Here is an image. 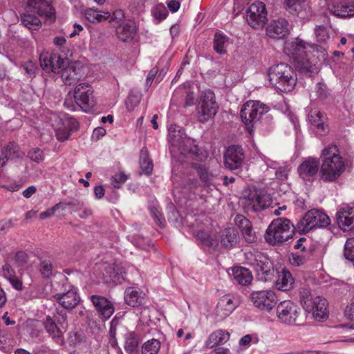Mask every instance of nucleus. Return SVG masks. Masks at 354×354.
Masks as SVG:
<instances>
[{
  "label": "nucleus",
  "instance_id": "2f4dec72",
  "mask_svg": "<svg viewBox=\"0 0 354 354\" xmlns=\"http://www.w3.org/2000/svg\"><path fill=\"white\" fill-rule=\"evenodd\" d=\"M232 271L234 280L241 286L249 285L253 279L251 271L244 267L236 266Z\"/></svg>",
  "mask_w": 354,
  "mask_h": 354
},
{
  "label": "nucleus",
  "instance_id": "7ed1b4c3",
  "mask_svg": "<svg viewBox=\"0 0 354 354\" xmlns=\"http://www.w3.org/2000/svg\"><path fill=\"white\" fill-rule=\"evenodd\" d=\"M320 179L324 182H334L345 169V162L339 154L336 145L325 147L321 154Z\"/></svg>",
  "mask_w": 354,
  "mask_h": 354
},
{
  "label": "nucleus",
  "instance_id": "a878e982",
  "mask_svg": "<svg viewBox=\"0 0 354 354\" xmlns=\"http://www.w3.org/2000/svg\"><path fill=\"white\" fill-rule=\"evenodd\" d=\"M312 309L305 310L307 312L312 313L313 317L317 321H322L328 317V302L327 300L320 296L315 297L312 302Z\"/></svg>",
  "mask_w": 354,
  "mask_h": 354
},
{
  "label": "nucleus",
  "instance_id": "0e129e2a",
  "mask_svg": "<svg viewBox=\"0 0 354 354\" xmlns=\"http://www.w3.org/2000/svg\"><path fill=\"white\" fill-rule=\"evenodd\" d=\"M317 95L320 99H325L328 95V89L326 85L324 83L319 82L317 84L315 87Z\"/></svg>",
  "mask_w": 354,
  "mask_h": 354
},
{
  "label": "nucleus",
  "instance_id": "4468645a",
  "mask_svg": "<svg viewBox=\"0 0 354 354\" xmlns=\"http://www.w3.org/2000/svg\"><path fill=\"white\" fill-rule=\"evenodd\" d=\"M93 91L88 83H80L75 88L76 104L85 112L90 111L95 105Z\"/></svg>",
  "mask_w": 354,
  "mask_h": 354
},
{
  "label": "nucleus",
  "instance_id": "8fccbe9b",
  "mask_svg": "<svg viewBox=\"0 0 354 354\" xmlns=\"http://www.w3.org/2000/svg\"><path fill=\"white\" fill-rule=\"evenodd\" d=\"M344 255L346 259L354 262V237L346 240L344 244Z\"/></svg>",
  "mask_w": 354,
  "mask_h": 354
},
{
  "label": "nucleus",
  "instance_id": "20e7f679",
  "mask_svg": "<svg viewBox=\"0 0 354 354\" xmlns=\"http://www.w3.org/2000/svg\"><path fill=\"white\" fill-rule=\"evenodd\" d=\"M270 84L281 92L292 91L297 84L295 72L287 64L280 63L271 66L268 71Z\"/></svg>",
  "mask_w": 354,
  "mask_h": 354
},
{
  "label": "nucleus",
  "instance_id": "f257e3e1",
  "mask_svg": "<svg viewBox=\"0 0 354 354\" xmlns=\"http://www.w3.org/2000/svg\"><path fill=\"white\" fill-rule=\"evenodd\" d=\"M167 140L170 145L169 150L172 156L179 153L180 157L189 158L195 160H202V153L195 140L188 138L185 130L177 124H171L168 128Z\"/></svg>",
  "mask_w": 354,
  "mask_h": 354
},
{
  "label": "nucleus",
  "instance_id": "c756f323",
  "mask_svg": "<svg viewBox=\"0 0 354 354\" xmlns=\"http://www.w3.org/2000/svg\"><path fill=\"white\" fill-rule=\"evenodd\" d=\"M124 348L129 354H138V347L141 342L140 334L136 331H128L124 335Z\"/></svg>",
  "mask_w": 354,
  "mask_h": 354
},
{
  "label": "nucleus",
  "instance_id": "6e6552de",
  "mask_svg": "<svg viewBox=\"0 0 354 354\" xmlns=\"http://www.w3.org/2000/svg\"><path fill=\"white\" fill-rule=\"evenodd\" d=\"M330 223L329 217L322 211L313 209L307 212L297 223L299 232L307 233L315 228H324Z\"/></svg>",
  "mask_w": 354,
  "mask_h": 354
},
{
  "label": "nucleus",
  "instance_id": "ddd939ff",
  "mask_svg": "<svg viewBox=\"0 0 354 354\" xmlns=\"http://www.w3.org/2000/svg\"><path fill=\"white\" fill-rule=\"evenodd\" d=\"M246 20L253 28L263 27L267 21L266 5L261 1H255L246 10Z\"/></svg>",
  "mask_w": 354,
  "mask_h": 354
},
{
  "label": "nucleus",
  "instance_id": "58836bf2",
  "mask_svg": "<svg viewBox=\"0 0 354 354\" xmlns=\"http://www.w3.org/2000/svg\"><path fill=\"white\" fill-rule=\"evenodd\" d=\"M21 24L28 29L37 30L41 26V22L38 17L32 13L21 15Z\"/></svg>",
  "mask_w": 354,
  "mask_h": 354
},
{
  "label": "nucleus",
  "instance_id": "4be33fe9",
  "mask_svg": "<svg viewBox=\"0 0 354 354\" xmlns=\"http://www.w3.org/2000/svg\"><path fill=\"white\" fill-rule=\"evenodd\" d=\"M339 227L344 231L354 228V207L348 205L341 207L336 214Z\"/></svg>",
  "mask_w": 354,
  "mask_h": 354
},
{
  "label": "nucleus",
  "instance_id": "6ab92c4d",
  "mask_svg": "<svg viewBox=\"0 0 354 354\" xmlns=\"http://www.w3.org/2000/svg\"><path fill=\"white\" fill-rule=\"evenodd\" d=\"M290 34V24L286 19L281 18L272 21L266 28V35L277 39L286 38Z\"/></svg>",
  "mask_w": 354,
  "mask_h": 354
},
{
  "label": "nucleus",
  "instance_id": "1a4fd4ad",
  "mask_svg": "<svg viewBox=\"0 0 354 354\" xmlns=\"http://www.w3.org/2000/svg\"><path fill=\"white\" fill-rule=\"evenodd\" d=\"M218 107L214 93L210 89L203 91L196 107L198 122L205 123L213 118L217 113Z\"/></svg>",
  "mask_w": 354,
  "mask_h": 354
},
{
  "label": "nucleus",
  "instance_id": "a19ab883",
  "mask_svg": "<svg viewBox=\"0 0 354 354\" xmlns=\"http://www.w3.org/2000/svg\"><path fill=\"white\" fill-rule=\"evenodd\" d=\"M299 300L304 310L312 309V302L314 300L315 297L311 294V292L308 288H301L299 289Z\"/></svg>",
  "mask_w": 354,
  "mask_h": 354
},
{
  "label": "nucleus",
  "instance_id": "0eeeda50",
  "mask_svg": "<svg viewBox=\"0 0 354 354\" xmlns=\"http://www.w3.org/2000/svg\"><path fill=\"white\" fill-rule=\"evenodd\" d=\"M57 313L59 317L50 315L45 317L42 320V326L54 342L63 345L64 344V332L62 330V328L67 326V315L63 310H57Z\"/></svg>",
  "mask_w": 354,
  "mask_h": 354
},
{
  "label": "nucleus",
  "instance_id": "f704fd0d",
  "mask_svg": "<svg viewBox=\"0 0 354 354\" xmlns=\"http://www.w3.org/2000/svg\"><path fill=\"white\" fill-rule=\"evenodd\" d=\"M192 167L196 170L203 187H209L213 184L215 176L204 165L194 163Z\"/></svg>",
  "mask_w": 354,
  "mask_h": 354
},
{
  "label": "nucleus",
  "instance_id": "bb28decb",
  "mask_svg": "<svg viewBox=\"0 0 354 354\" xmlns=\"http://www.w3.org/2000/svg\"><path fill=\"white\" fill-rule=\"evenodd\" d=\"M124 301L130 306H141L146 303V294L140 289L128 287L124 292Z\"/></svg>",
  "mask_w": 354,
  "mask_h": 354
},
{
  "label": "nucleus",
  "instance_id": "e433bc0d",
  "mask_svg": "<svg viewBox=\"0 0 354 354\" xmlns=\"http://www.w3.org/2000/svg\"><path fill=\"white\" fill-rule=\"evenodd\" d=\"M333 13L340 18L354 17V0L333 6Z\"/></svg>",
  "mask_w": 354,
  "mask_h": 354
},
{
  "label": "nucleus",
  "instance_id": "9d476101",
  "mask_svg": "<svg viewBox=\"0 0 354 354\" xmlns=\"http://www.w3.org/2000/svg\"><path fill=\"white\" fill-rule=\"evenodd\" d=\"M268 110V106L259 101H248L242 106L240 117L247 129L251 132L254 124L258 122Z\"/></svg>",
  "mask_w": 354,
  "mask_h": 354
},
{
  "label": "nucleus",
  "instance_id": "c03bdc74",
  "mask_svg": "<svg viewBox=\"0 0 354 354\" xmlns=\"http://www.w3.org/2000/svg\"><path fill=\"white\" fill-rule=\"evenodd\" d=\"M19 146L14 142H9L3 149L1 156L3 159L8 160L9 159H14L19 156Z\"/></svg>",
  "mask_w": 354,
  "mask_h": 354
},
{
  "label": "nucleus",
  "instance_id": "a18cd8bd",
  "mask_svg": "<svg viewBox=\"0 0 354 354\" xmlns=\"http://www.w3.org/2000/svg\"><path fill=\"white\" fill-rule=\"evenodd\" d=\"M59 59V55L55 53L52 54H42L40 55V64L43 70L50 72V64L54 61H57Z\"/></svg>",
  "mask_w": 354,
  "mask_h": 354
},
{
  "label": "nucleus",
  "instance_id": "aec40b11",
  "mask_svg": "<svg viewBox=\"0 0 354 354\" xmlns=\"http://www.w3.org/2000/svg\"><path fill=\"white\" fill-rule=\"evenodd\" d=\"M54 299L62 307L69 310L74 309L81 301L77 289L73 286L66 292L55 294Z\"/></svg>",
  "mask_w": 354,
  "mask_h": 354
},
{
  "label": "nucleus",
  "instance_id": "79ce46f5",
  "mask_svg": "<svg viewBox=\"0 0 354 354\" xmlns=\"http://www.w3.org/2000/svg\"><path fill=\"white\" fill-rule=\"evenodd\" d=\"M197 237L201 241V244L204 246L214 250L216 249L218 246V240L215 237L204 231L198 232L197 234Z\"/></svg>",
  "mask_w": 354,
  "mask_h": 354
},
{
  "label": "nucleus",
  "instance_id": "4c0bfd02",
  "mask_svg": "<svg viewBox=\"0 0 354 354\" xmlns=\"http://www.w3.org/2000/svg\"><path fill=\"white\" fill-rule=\"evenodd\" d=\"M54 118L55 122H58V125L60 124L63 128L69 130L70 133L77 131L79 128V123L77 120L66 114L54 115Z\"/></svg>",
  "mask_w": 354,
  "mask_h": 354
},
{
  "label": "nucleus",
  "instance_id": "dca6fc26",
  "mask_svg": "<svg viewBox=\"0 0 354 354\" xmlns=\"http://www.w3.org/2000/svg\"><path fill=\"white\" fill-rule=\"evenodd\" d=\"M223 158L225 167L233 171L242 167L245 156L241 145H232L226 149Z\"/></svg>",
  "mask_w": 354,
  "mask_h": 354
},
{
  "label": "nucleus",
  "instance_id": "13d9d810",
  "mask_svg": "<svg viewBox=\"0 0 354 354\" xmlns=\"http://www.w3.org/2000/svg\"><path fill=\"white\" fill-rule=\"evenodd\" d=\"M152 15L153 17L159 21L166 19L168 15V12L166 8L162 5L160 4L156 6L152 10Z\"/></svg>",
  "mask_w": 354,
  "mask_h": 354
},
{
  "label": "nucleus",
  "instance_id": "69168bd1",
  "mask_svg": "<svg viewBox=\"0 0 354 354\" xmlns=\"http://www.w3.org/2000/svg\"><path fill=\"white\" fill-rule=\"evenodd\" d=\"M2 273L3 276L7 279H9L16 275L14 269L9 263H5L2 268Z\"/></svg>",
  "mask_w": 354,
  "mask_h": 354
},
{
  "label": "nucleus",
  "instance_id": "c85d7f7f",
  "mask_svg": "<svg viewBox=\"0 0 354 354\" xmlns=\"http://www.w3.org/2000/svg\"><path fill=\"white\" fill-rule=\"evenodd\" d=\"M239 304L238 298L230 295H225L219 299L216 309L218 312L223 313V315L226 317L236 309Z\"/></svg>",
  "mask_w": 354,
  "mask_h": 354
},
{
  "label": "nucleus",
  "instance_id": "c9c22d12",
  "mask_svg": "<svg viewBox=\"0 0 354 354\" xmlns=\"http://www.w3.org/2000/svg\"><path fill=\"white\" fill-rule=\"evenodd\" d=\"M230 333L223 330H217L211 333L206 341L207 348H212L221 344H223L229 340Z\"/></svg>",
  "mask_w": 354,
  "mask_h": 354
},
{
  "label": "nucleus",
  "instance_id": "e2e57ef3",
  "mask_svg": "<svg viewBox=\"0 0 354 354\" xmlns=\"http://www.w3.org/2000/svg\"><path fill=\"white\" fill-rule=\"evenodd\" d=\"M127 179L128 176L124 172H120L112 177V184L115 188H120Z\"/></svg>",
  "mask_w": 354,
  "mask_h": 354
},
{
  "label": "nucleus",
  "instance_id": "f03ea898",
  "mask_svg": "<svg viewBox=\"0 0 354 354\" xmlns=\"http://www.w3.org/2000/svg\"><path fill=\"white\" fill-rule=\"evenodd\" d=\"M286 53L292 60L296 71L306 77H313L318 73L319 67L312 59L306 51V43L304 40L297 38L288 44Z\"/></svg>",
  "mask_w": 354,
  "mask_h": 354
},
{
  "label": "nucleus",
  "instance_id": "3c124183",
  "mask_svg": "<svg viewBox=\"0 0 354 354\" xmlns=\"http://www.w3.org/2000/svg\"><path fill=\"white\" fill-rule=\"evenodd\" d=\"M315 33L318 42H326L329 38L328 28L325 26H317Z\"/></svg>",
  "mask_w": 354,
  "mask_h": 354
},
{
  "label": "nucleus",
  "instance_id": "5fc2aeb1",
  "mask_svg": "<svg viewBox=\"0 0 354 354\" xmlns=\"http://www.w3.org/2000/svg\"><path fill=\"white\" fill-rule=\"evenodd\" d=\"M28 157L32 161L37 163H40L44 160V153L42 149L38 147H35L28 151Z\"/></svg>",
  "mask_w": 354,
  "mask_h": 354
},
{
  "label": "nucleus",
  "instance_id": "338daca9",
  "mask_svg": "<svg viewBox=\"0 0 354 354\" xmlns=\"http://www.w3.org/2000/svg\"><path fill=\"white\" fill-rule=\"evenodd\" d=\"M28 256L24 251H19L15 254V261L19 266H23L28 261Z\"/></svg>",
  "mask_w": 354,
  "mask_h": 354
},
{
  "label": "nucleus",
  "instance_id": "a211bd4d",
  "mask_svg": "<svg viewBox=\"0 0 354 354\" xmlns=\"http://www.w3.org/2000/svg\"><path fill=\"white\" fill-rule=\"evenodd\" d=\"M307 120L316 134L325 136L328 133L327 116L318 109H313L309 111Z\"/></svg>",
  "mask_w": 354,
  "mask_h": 354
},
{
  "label": "nucleus",
  "instance_id": "774afa93",
  "mask_svg": "<svg viewBox=\"0 0 354 354\" xmlns=\"http://www.w3.org/2000/svg\"><path fill=\"white\" fill-rule=\"evenodd\" d=\"M12 286L17 290H21L23 288L22 281L15 275L8 279Z\"/></svg>",
  "mask_w": 354,
  "mask_h": 354
},
{
  "label": "nucleus",
  "instance_id": "052dcab7",
  "mask_svg": "<svg viewBox=\"0 0 354 354\" xmlns=\"http://www.w3.org/2000/svg\"><path fill=\"white\" fill-rule=\"evenodd\" d=\"M234 221L235 225L240 229L241 231L252 225L251 221L245 216L241 214H237L235 216Z\"/></svg>",
  "mask_w": 354,
  "mask_h": 354
},
{
  "label": "nucleus",
  "instance_id": "37998d69",
  "mask_svg": "<svg viewBox=\"0 0 354 354\" xmlns=\"http://www.w3.org/2000/svg\"><path fill=\"white\" fill-rule=\"evenodd\" d=\"M160 348V342L155 338L145 342L142 346V354H158Z\"/></svg>",
  "mask_w": 354,
  "mask_h": 354
},
{
  "label": "nucleus",
  "instance_id": "680f3d73",
  "mask_svg": "<svg viewBox=\"0 0 354 354\" xmlns=\"http://www.w3.org/2000/svg\"><path fill=\"white\" fill-rule=\"evenodd\" d=\"M21 68L27 77L32 78L35 76L37 66L32 61H28L22 65Z\"/></svg>",
  "mask_w": 354,
  "mask_h": 354
},
{
  "label": "nucleus",
  "instance_id": "412c9836",
  "mask_svg": "<svg viewBox=\"0 0 354 354\" xmlns=\"http://www.w3.org/2000/svg\"><path fill=\"white\" fill-rule=\"evenodd\" d=\"M91 301L102 319L106 320L113 314L114 306L106 297L93 295L91 296Z\"/></svg>",
  "mask_w": 354,
  "mask_h": 354
},
{
  "label": "nucleus",
  "instance_id": "ea45409f",
  "mask_svg": "<svg viewBox=\"0 0 354 354\" xmlns=\"http://www.w3.org/2000/svg\"><path fill=\"white\" fill-rule=\"evenodd\" d=\"M140 168L147 176H150L152 174L153 165L152 160L149 157L147 149L145 153L143 149L141 150L140 156Z\"/></svg>",
  "mask_w": 354,
  "mask_h": 354
},
{
  "label": "nucleus",
  "instance_id": "2eb2a0df",
  "mask_svg": "<svg viewBox=\"0 0 354 354\" xmlns=\"http://www.w3.org/2000/svg\"><path fill=\"white\" fill-rule=\"evenodd\" d=\"M283 6L289 14L297 17L303 22L309 21L313 17L310 3L306 0H284Z\"/></svg>",
  "mask_w": 354,
  "mask_h": 354
},
{
  "label": "nucleus",
  "instance_id": "473e14b6",
  "mask_svg": "<svg viewBox=\"0 0 354 354\" xmlns=\"http://www.w3.org/2000/svg\"><path fill=\"white\" fill-rule=\"evenodd\" d=\"M294 279L292 274L286 269L278 272L276 286L281 291H288L293 288Z\"/></svg>",
  "mask_w": 354,
  "mask_h": 354
},
{
  "label": "nucleus",
  "instance_id": "9b49d317",
  "mask_svg": "<svg viewBox=\"0 0 354 354\" xmlns=\"http://www.w3.org/2000/svg\"><path fill=\"white\" fill-rule=\"evenodd\" d=\"M277 316L281 323L287 325L301 324V309L290 300H285L278 304Z\"/></svg>",
  "mask_w": 354,
  "mask_h": 354
},
{
  "label": "nucleus",
  "instance_id": "f3484780",
  "mask_svg": "<svg viewBox=\"0 0 354 354\" xmlns=\"http://www.w3.org/2000/svg\"><path fill=\"white\" fill-rule=\"evenodd\" d=\"M320 161L318 158L308 157L299 165L297 169L299 176L306 182H313L321 169Z\"/></svg>",
  "mask_w": 354,
  "mask_h": 354
},
{
  "label": "nucleus",
  "instance_id": "f8f14e48",
  "mask_svg": "<svg viewBox=\"0 0 354 354\" xmlns=\"http://www.w3.org/2000/svg\"><path fill=\"white\" fill-rule=\"evenodd\" d=\"M250 298L256 308L266 311L271 310L277 301L275 292L270 289L254 290L250 293Z\"/></svg>",
  "mask_w": 354,
  "mask_h": 354
},
{
  "label": "nucleus",
  "instance_id": "423d86ee",
  "mask_svg": "<svg viewBox=\"0 0 354 354\" xmlns=\"http://www.w3.org/2000/svg\"><path fill=\"white\" fill-rule=\"evenodd\" d=\"M245 259L256 270L259 280L267 282L274 279L275 270L273 263L264 253L249 251L245 253Z\"/></svg>",
  "mask_w": 354,
  "mask_h": 354
},
{
  "label": "nucleus",
  "instance_id": "4d7b16f0",
  "mask_svg": "<svg viewBox=\"0 0 354 354\" xmlns=\"http://www.w3.org/2000/svg\"><path fill=\"white\" fill-rule=\"evenodd\" d=\"M53 126L56 131V136L58 140L64 141L69 138L71 133L69 132V130L63 128L60 124L58 125V122L53 124Z\"/></svg>",
  "mask_w": 354,
  "mask_h": 354
},
{
  "label": "nucleus",
  "instance_id": "393cba45",
  "mask_svg": "<svg viewBox=\"0 0 354 354\" xmlns=\"http://www.w3.org/2000/svg\"><path fill=\"white\" fill-rule=\"evenodd\" d=\"M82 67L75 62H71L67 64L61 73V77L66 85H73L77 84L83 77L82 73Z\"/></svg>",
  "mask_w": 354,
  "mask_h": 354
},
{
  "label": "nucleus",
  "instance_id": "b1692460",
  "mask_svg": "<svg viewBox=\"0 0 354 354\" xmlns=\"http://www.w3.org/2000/svg\"><path fill=\"white\" fill-rule=\"evenodd\" d=\"M244 208L254 212H260L266 207L264 197L257 189L250 190L243 199Z\"/></svg>",
  "mask_w": 354,
  "mask_h": 354
},
{
  "label": "nucleus",
  "instance_id": "7c9ffc66",
  "mask_svg": "<svg viewBox=\"0 0 354 354\" xmlns=\"http://www.w3.org/2000/svg\"><path fill=\"white\" fill-rule=\"evenodd\" d=\"M136 33V29L133 22L119 24L116 28L118 37L123 42L131 41L135 37Z\"/></svg>",
  "mask_w": 354,
  "mask_h": 354
},
{
  "label": "nucleus",
  "instance_id": "39448f33",
  "mask_svg": "<svg viewBox=\"0 0 354 354\" xmlns=\"http://www.w3.org/2000/svg\"><path fill=\"white\" fill-rule=\"evenodd\" d=\"M295 230L297 225L295 226L290 220L277 218L268 225L264 238L270 245H279L292 238Z\"/></svg>",
  "mask_w": 354,
  "mask_h": 354
},
{
  "label": "nucleus",
  "instance_id": "5701e85b",
  "mask_svg": "<svg viewBox=\"0 0 354 354\" xmlns=\"http://www.w3.org/2000/svg\"><path fill=\"white\" fill-rule=\"evenodd\" d=\"M28 3L40 17L50 21L55 20V10L49 0H28Z\"/></svg>",
  "mask_w": 354,
  "mask_h": 354
},
{
  "label": "nucleus",
  "instance_id": "603ef678",
  "mask_svg": "<svg viewBox=\"0 0 354 354\" xmlns=\"http://www.w3.org/2000/svg\"><path fill=\"white\" fill-rule=\"evenodd\" d=\"M241 234L245 241L248 243H254L257 241V236L253 229L252 225L242 230Z\"/></svg>",
  "mask_w": 354,
  "mask_h": 354
},
{
  "label": "nucleus",
  "instance_id": "49530a36",
  "mask_svg": "<svg viewBox=\"0 0 354 354\" xmlns=\"http://www.w3.org/2000/svg\"><path fill=\"white\" fill-rule=\"evenodd\" d=\"M39 271L44 278H50L53 275V263L50 259H40Z\"/></svg>",
  "mask_w": 354,
  "mask_h": 354
},
{
  "label": "nucleus",
  "instance_id": "bf43d9fd",
  "mask_svg": "<svg viewBox=\"0 0 354 354\" xmlns=\"http://www.w3.org/2000/svg\"><path fill=\"white\" fill-rule=\"evenodd\" d=\"M140 96L138 93L131 92L126 100V106L129 111H132L140 103Z\"/></svg>",
  "mask_w": 354,
  "mask_h": 354
},
{
  "label": "nucleus",
  "instance_id": "de8ad7c7",
  "mask_svg": "<svg viewBox=\"0 0 354 354\" xmlns=\"http://www.w3.org/2000/svg\"><path fill=\"white\" fill-rule=\"evenodd\" d=\"M84 203L79 200H73L70 201H61L57 203V207L63 211H65L67 208L72 209L75 211L80 210L84 207Z\"/></svg>",
  "mask_w": 354,
  "mask_h": 354
},
{
  "label": "nucleus",
  "instance_id": "864d4df0",
  "mask_svg": "<svg viewBox=\"0 0 354 354\" xmlns=\"http://www.w3.org/2000/svg\"><path fill=\"white\" fill-rule=\"evenodd\" d=\"M309 253H304L299 254L297 253H292L290 257V262L295 266H300L304 264L309 259Z\"/></svg>",
  "mask_w": 354,
  "mask_h": 354
},
{
  "label": "nucleus",
  "instance_id": "6e6d98bb",
  "mask_svg": "<svg viewBox=\"0 0 354 354\" xmlns=\"http://www.w3.org/2000/svg\"><path fill=\"white\" fill-rule=\"evenodd\" d=\"M149 211L151 216L153 217L155 223L160 227H164L165 225V219L161 212L155 206L149 207Z\"/></svg>",
  "mask_w": 354,
  "mask_h": 354
},
{
  "label": "nucleus",
  "instance_id": "09e8293b",
  "mask_svg": "<svg viewBox=\"0 0 354 354\" xmlns=\"http://www.w3.org/2000/svg\"><path fill=\"white\" fill-rule=\"evenodd\" d=\"M68 64L69 59L68 58H62L59 55V59L57 61L53 60V62L50 64V66H52V67H50V71L55 73L61 74L64 68L67 66V64Z\"/></svg>",
  "mask_w": 354,
  "mask_h": 354
},
{
  "label": "nucleus",
  "instance_id": "72a5a7b5",
  "mask_svg": "<svg viewBox=\"0 0 354 354\" xmlns=\"http://www.w3.org/2000/svg\"><path fill=\"white\" fill-rule=\"evenodd\" d=\"M230 38L223 32L217 30L214 36L213 48L219 55L227 53V48L230 45Z\"/></svg>",
  "mask_w": 354,
  "mask_h": 354
},
{
  "label": "nucleus",
  "instance_id": "cd10ccee",
  "mask_svg": "<svg viewBox=\"0 0 354 354\" xmlns=\"http://www.w3.org/2000/svg\"><path fill=\"white\" fill-rule=\"evenodd\" d=\"M239 239L238 231L234 227H227L220 232L221 245L226 250H230L235 247Z\"/></svg>",
  "mask_w": 354,
  "mask_h": 354
}]
</instances>
